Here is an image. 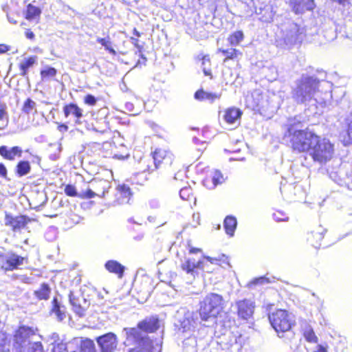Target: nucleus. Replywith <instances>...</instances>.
Here are the masks:
<instances>
[{"label":"nucleus","instance_id":"f257e3e1","mask_svg":"<svg viewBox=\"0 0 352 352\" xmlns=\"http://www.w3.org/2000/svg\"><path fill=\"white\" fill-rule=\"evenodd\" d=\"M301 124L298 120L286 126L283 139L291 151L296 154L309 155L314 162L322 164L331 160L335 153L334 144L309 127L300 128Z\"/></svg>","mask_w":352,"mask_h":352},{"label":"nucleus","instance_id":"f03ea898","mask_svg":"<svg viewBox=\"0 0 352 352\" xmlns=\"http://www.w3.org/2000/svg\"><path fill=\"white\" fill-rule=\"evenodd\" d=\"M224 309V300L221 295L210 293L199 302L197 313L202 321L217 318Z\"/></svg>","mask_w":352,"mask_h":352},{"label":"nucleus","instance_id":"7ed1b4c3","mask_svg":"<svg viewBox=\"0 0 352 352\" xmlns=\"http://www.w3.org/2000/svg\"><path fill=\"white\" fill-rule=\"evenodd\" d=\"M320 80L314 76H303L292 91L293 99L298 104L310 101L319 91Z\"/></svg>","mask_w":352,"mask_h":352},{"label":"nucleus","instance_id":"20e7f679","mask_svg":"<svg viewBox=\"0 0 352 352\" xmlns=\"http://www.w3.org/2000/svg\"><path fill=\"white\" fill-rule=\"evenodd\" d=\"M270 324L280 338H283L285 333L292 332L296 325L293 316L283 309H278L268 314Z\"/></svg>","mask_w":352,"mask_h":352},{"label":"nucleus","instance_id":"39448f33","mask_svg":"<svg viewBox=\"0 0 352 352\" xmlns=\"http://www.w3.org/2000/svg\"><path fill=\"white\" fill-rule=\"evenodd\" d=\"M127 340L133 341L136 346L131 348L127 352H153L154 342L147 336H142L141 333L134 327L124 329Z\"/></svg>","mask_w":352,"mask_h":352},{"label":"nucleus","instance_id":"423d86ee","mask_svg":"<svg viewBox=\"0 0 352 352\" xmlns=\"http://www.w3.org/2000/svg\"><path fill=\"white\" fill-rule=\"evenodd\" d=\"M28 262V256H22L16 252H10L7 255L0 252V269L4 272L20 270Z\"/></svg>","mask_w":352,"mask_h":352},{"label":"nucleus","instance_id":"0eeeda50","mask_svg":"<svg viewBox=\"0 0 352 352\" xmlns=\"http://www.w3.org/2000/svg\"><path fill=\"white\" fill-rule=\"evenodd\" d=\"M155 167L157 169H168L175 162V156L168 148H156L152 153Z\"/></svg>","mask_w":352,"mask_h":352},{"label":"nucleus","instance_id":"6e6552de","mask_svg":"<svg viewBox=\"0 0 352 352\" xmlns=\"http://www.w3.org/2000/svg\"><path fill=\"white\" fill-rule=\"evenodd\" d=\"M100 352H115L117 350L118 340L113 332H109L96 338Z\"/></svg>","mask_w":352,"mask_h":352},{"label":"nucleus","instance_id":"1a4fd4ad","mask_svg":"<svg viewBox=\"0 0 352 352\" xmlns=\"http://www.w3.org/2000/svg\"><path fill=\"white\" fill-rule=\"evenodd\" d=\"M31 221L32 219L25 214L17 216H13L10 213H6L5 214V225L10 227L13 232L25 229Z\"/></svg>","mask_w":352,"mask_h":352},{"label":"nucleus","instance_id":"9d476101","mask_svg":"<svg viewBox=\"0 0 352 352\" xmlns=\"http://www.w3.org/2000/svg\"><path fill=\"white\" fill-rule=\"evenodd\" d=\"M63 113L65 118H73L76 124H81L83 117V110L76 103L69 102L63 107Z\"/></svg>","mask_w":352,"mask_h":352},{"label":"nucleus","instance_id":"9b49d317","mask_svg":"<svg viewBox=\"0 0 352 352\" xmlns=\"http://www.w3.org/2000/svg\"><path fill=\"white\" fill-rule=\"evenodd\" d=\"M327 230L322 226H317L307 233V241L312 247L318 249L322 245Z\"/></svg>","mask_w":352,"mask_h":352},{"label":"nucleus","instance_id":"f8f14e48","mask_svg":"<svg viewBox=\"0 0 352 352\" xmlns=\"http://www.w3.org/2000/svg\"><path fill=\"white\" fill-rule=\"evenodd\" d=\"M236 314L239 318L248 320L252 316L254 305L248 299H243L236 302Z\"/></svg>","mask_w":352,"mask_h":352},{"label":"nucleus","instance_id":"ddd939ff","mask_svg":"<svg viewBox=\"0 0 352 352\" xmlns=\"http://www.w3.org/2000/svg\"><path fill=\"white\" fill-rule=\"evenodd\" d=\"M288 3L296 14L311 11L315 8L314 0H289Z\"/></svg>","mask_w":352,"mask_h":352},{"label":"nucleus","instance_id":"4468645a","mask_svg":"<svg viewBox=\"0 0 352 352\" xmlns=\"http://www.w3.org/2000/svg\"><path fill=\"white\" fill-rule=\"evenodd\" d=\"M36 328L26 325H20L14 332V340L15 342L21 344L30 337L36 335Z\"/></svg>","mask_w":352,"mask_h":352},{"label":"nucleus","instance_id":"2eb2a0df","mask_svg":"<svg viewBox=\"0 0 352 352\" xmlns=\"http://www.w3.org/2000/svg\"><path fill=\"white\" fill-rule=\"evenodd\" d=\"M160 327L159 320L155 316L146 318L140 321L137 327H135L139 332L140 330L146 333H154Z\"/></svg>","mask_w":352,"mask_h":352},{"label":"nucleus","instance_id":"dca6fc26","mask_svg":"<svg viewBox=\"0 0 352 352\" xmlns=\"http://www.w3.org/2000/svg\"><path fill=\"white\" fill-rule=\"evenodd\" d=\"M69 300L73 311L79 316H84L88 307L87 300L82 297L75 296L72 292L69 294Z\"/></svg>","mask_w":352,"mask_h":352},{"label":"nucleus","instance_id":"f3484780","mask_svg":"<svg viewBox=\"0 0 352 352\" xmlns=\"http://www.w3.org/2000/svg\"><path fill=\"white\" fill-rule=\"evenodd\" d=\"M23 154L22 148L19 146L8 148L7 146H0V156L6 160L14 161L16 157H21Z\"/></svg>","mask_w":352,"mask_h":352},{"label":"nucleus","instance_id":"a211bd4d","mask_svg":"<svg viewBox=\"0 0 352 352\" xmlns=\"http://www.w3.org/2000/svg\"><path fill=\"white\" fill-rule=\"evenodd\" d=\"M224 182L223 174L217 170L210 172L203 180L204 185L208 189H213Z\"/></svg>","mask_w":352,"mask_h":352},{"label":"nucleus","instance_id":"6ab92c4d","mask_svg":"<svg viewBox=\"0 0 352 352\" xmlns=\"http://www.w3.org/2000/svg\"><path fill=\"white\" fill-rule=\"evenodd\" d=\"M243 112L240 109L232 107L223 111V118L227 124H232L239 120Z\"/></svg>","mask_w":352,"mask_h":352},{"label":"nucleus","instance_id":"aec40b11","mask_svg":"<svg viewBox=\"0 0 352 352\" xmlns=\"http://www.w3.org/2000/svg\"><path fill=\"white\" fill-rule=\"evenodd\" d=\"M105 269L111 274H116L119 278L124 276L125 267L116 260H109L104 264Z\"/></svg>","mask_w":352,"mask_h":352},{"label":"nucleus","instance_id":"412c9836","mask_svg":"<svg viewBox=\"0 0 352 352\" xmlns=\"http://www.w3.org/2000/svg\"><path fill=\"white\" fill-rule=\"evenodd\" d=\"M217 52L221 53L223 56V62L226 63L229 60L238 61L243 55L241 51L236 48L223 49L219 48Z\"/></svg>","mask_w":352,"mask_h":352},{"label":"nucleus","instance_id":"4be33fe9","mask_svg":"<svg viewBox=\"0 0 352 352\" xmlns=\"http://www.w3.org/2000/svg\"><path fill=\"white\" fill-rule=\"evenodd\" d=\"M181 268L187 274H192L195 270H204V262L201 260L195 261L194 258H188L181 265Z\"/></svg>","mask_w":352,"mask_h":352},{"label":"nucleus","instance_id":"5701e85b","mask_svg":"<svg viewBox=\"0 0 352 352\" xmlns=\"http://www.w3.org/2000/svg\"><path fill=\"white\" fill-rule=\"evenodd\" d=\"M37 62L36 56H31L25 58L21 63L19 64V69L20 71L19 75L23 77H27L28 69L32 67Z\"/></svg>","mask_w":352,"mask_h":352},{"label":"nucleus","instance_id":"b1692460","mask_svg":"<svg viewBox=\"0 0 352 352\" xmlns=\"http://www.w3.org/2000/svg\"><path fill=\"white\" fill-rule=\"evenodd\" d=\"M194 97L199 101L208 100L210 102H213L214 100L220 98L221 94L207 92L201 88L195 93Z\"/></svg>","mask_w":352,"mask_h":352},{"label":"nucleus","instance_id":"393cba45","mask_svg":"<svg viewBox=\"0 0 352 352\" xmlns=\"http://www.w3.org/2000/svg\"><path fill=\"white\" fill-rule=\"evenodd\" d=\"M118 199L122 202H128L132 196V192L129 185L126 184H119L116 187Z\"/></svg>","mask_w":352,"mask_h":352},{"label":"nucleus","instance_id":"a878e982","mask_svg":"<svg viewBox=\"0 0 352 352\" xmlns=\"http://www.w3.org/2000/svg\"><path fill=\"white\" fill-rule=\"evenodd\" d=\"M237 226V221L235 217L228 215L223 221V227L226 233L230 236H233Z\"/></svg>","mask_w":352,"mask_h":352},{"label":"nucleus","instance_id":"bb28decb","mask_svg":"<svg viewBox=\"0 0 352 352\" xmlns=\"http://www.w3.org/2000/svg\"><path fill=\"white\" fill-rule=\"evenodd\" d=\"M204 258L211 264L219 266L221 267H230L229 258L224 254H221L217 257H211L209 256H204Z\"/></svg>","mask_w":352,"mask_h":352},{"label":"nucleus","instance_id":"cd10ccee","mask_svg":"<svg viewBox=\"0 0 352 352\" xmlns=\"http://www.w3.org/2000/svg\"><path fill=\"white\" fill-rule=\"evenodd\" d=\"M31 171V165L29 161L20 160L19 161L14 168V173L16 175L19 177L25 176L29 174Z\"/></svg>","mask_w":352,"mask_h":352},{"label":"nucleus","instance_id":"c85d7f7f","mask_svg":"<svg viewBox=\"0 0 352 352\" xmlns=\"http://www.w3.org/2000/svg\"><path fill=\"white\" fill-rule=\"evenodd\" d=\"M341 141L344 146H349L352 144V112L350 118L347 119L346 129L341 135Z\"/></svg>","mask_w":352,"mask_h":352},{"label":"nucleus","instance_id":"c756f323","mask_svg":"<svg viewBox=\"0 0 352 352\" xmlns=\"http://www.w3.org/2000/svg\"><path fill=\"white\" fill-rule=\"evenodd\" d=\"M41 14V10L40 8L29 3L27 5L25 11V18L28 21H32L35 19H39Z\"/></svg>","mask_w":352,"mask_h":352},{"label":"nucleus","instance_id":"7c9ffc66","mask_svg":"<svg viewBox=\"0 0 352 352\" xmlns=\"http://www.w3.org/2000/svg\"><path fill=\"white\" fill-rule=\"evenodd\" d=\"M51 293V289L49 285L46 283H43L41 285L38 289L34 291V294L38 300H48L50 294Z\"/></svg>","mask_w":352,"mask_h":352},{"label":"nucleus","instance_id":"2f4dec72","mask_svg":"<svg viewBox=\"0 0 352 352\" xmlns=\"http://www.w3.org/2000/svg\"><path fill=\"white\" fill-rule=\"evenodd\" d=\"M51 313L55 314L59 320H63L65 317V307L60 305L56 297L52 301Z\"/></svg>","mask_w":352,"mask_h":352},{"label":"nucleus","instance_id":"473e14b6","mask_svg":"<svg viewBox=\"0 0 352 352\" xmlns=\"http://www.w3.org/2000/svg\"><path fill=\"white\" fill-rule=\"evenodd\" d=\"M179 196L184 201L195 204L196 198L192 188L190 186L182 188L179 191Z\"/></svg>","mask_w":352,"mask_h":352},{"label":"nucleus","instance_id":"72a5a7b5","mask_svg":"<svg viewBox=\"0 0 352 352\" xmlns=\"http://www.w3.org/2000/svg\"><path fill=\"white\" fill-rule=\"evenodd\" d=\"M244 39V34L241 30H236L232 32L228 37L230 45L236 46Z\"/></svg>","mask_w":352,"mask_h":352},{"label":"nucleus","instance_id":"f704fd0d","mask_svg":"<svg viewBox=\"0 0 352 352\" xmlns=\"http://www.w3.org/2000/svg\"><path fill=\"white\" fill-rule=\"evenodd\" d=\"M21 111L25 115L36 113V103L30 98H28L21 107Z\"/></svg>","mask_w":352,"mask_h":352},{"label":"nucleus","instance_id":"c9c22d12","mask_svg":"<svg viewBox=\"0 0 352 352\" xmlns=\"http://www.w3.org/2000/svg\"><path fill=\"white\" fill-rule=\"evenodd\" d=\"M96 41L102 46H103L105 50L107 51L109 54L113 56L116 55L117 53L113 47L112 41L109 36L104 38H98Z\"/></svg>","mask_w":352,"mask_h":352},{"label":"nucleus","instance_id":"e433bc0d","mask_svg":"<svg viewBox=\"0 0 352 352\" xmlns=\"http://www.w3.org/2000/svg\"><path fill=\"white\" fill-rule=\"evenodd\" d=\"M80 352H97L94 342L92 340L86 338L82 340L80 345Z\"/></svg>","mask_w":352,"mask_h":352},{"label":"nucleus","instance_id":"4c0bfd02","mask_svg":"<svg viewBox=\"0 0 352 352\" xmlns=\"http://www.w3.org/2000/svg\"><path fill=\"white\" fill-rule=\"evenodd\" d=\"M40 74L42 79H47L55 76L57 74V70L54 67H49L42 69Z\"/></svg>","mask_w":352,"mask_h":352},{"label":"nucleus","instance_id":"58836bf2","mask_svg":"<svg viewBox=\"0 0 352 352\" xmlns=\"http://www.w3.org/2000/svg\"><path fill=\"white\" fill-rule=\"evenodd\" d=\"M0 120L3 121L6 120V124L5 126H7L8 122V114L7 112V106L6 103L3 102L0 100Z\"/></svg>","mask_w":352,"mask_h":352},{"label":"nucleus","instance_id":"ea45409f","mask_svg":"<svg viewBox=\"0 0 352 352\" xmlns=\"http://www.w3.org/2000/svg\"><path fill=\"white\" fill-rule=\"evenodd\" d=\"M304 337L308 342L316 343L318 338L312 329H308L304 332Z\"/></svg>","mask_w":352,"mask_h":352},{"label":"nucleus","instance_id":"a19ab883","mask_svg":"<svg viewBox=\"0 0 352 352\" xmlns=\"http://www.w3.org/2000/svg\"><path fill=\"white\" fill-rule=\"evenodd\" d=\"M64 192L67 196L72 197H78L79 194L77 192L76 187L72 184H67L65 187Z\"/></svg>","mask_w":352,"mask_h":352},{"label":"nucleus","instance_id":"79ce46f5","mask_svg":"<svg viewBox=\"0 0 352 352\" xmlns=\"http://www.w3.org/2000/svg\"><path fill=\"white\" fill-rule=\"evenodd\" d=\"M100 122L96 121V124H94V129L99 133H105L107 130L109 129L108 122L106 120H103L101 124H104V126H100Z\"/></svg>","mask_w":352,"mask_h":352},{"label":"nucleus","instance_id":"37998d69","mask_svg":"<svg viewBox=\"0 0 352 352\" xmlns=\"http://www.w3.org/2000/svg\"><path fill=\"white\" fill-rule=\"evenodd\" d=\"M98 99L92 94H87L83 98L84 104L88 106H95L97 103Z\"/></svg>","mask_w":352,"mask_h":352},{"label":"nucleus","instance_id":"c03bdc74","mask_svg":"<svg viewBox=\"0 0 352 352\" xmlns=\"http://www.w3.org/2000/svg\"><path fill=\"white\" fill-rule=\"evenodd\" d=\"M96 194L90 188L78 194V197L81 199H89L95 197Z\"/></svg>","mask_w":352,"mask_h":352},{"label":"nucleus","instance_id":"a18cd8bd","mask_svg":"<svg viewBox=\"0 0 352 352\" xmlns=\"http://www.w3.org/2000/svg\"><path fill=\"white\" fill-rule=\"evenodd\" d=\"M30 352H43V346L41 342H35L30 347Z\"/></svg>","mask_w":352,"mask_h":352},{"label":"nucleus","instance_id":"49530a36","mask_svg":"<svg viewBox=\"0 0 352 352\" xmlns=\"http://www.w3.org/2000/svg\"><path fill=\"white\" fill-rule=\"evenodd\" d=\"M273 216L277 221L288 220V217L285 214L282 213L280 211H276L274 213Z\"/></svg>","mask_w":352,"mask_h":352},{"label":"nucleus","instance_id":"de8ad7c7","mask_svg":"<svg viewBox=\"0 0 352 352\" xmlns=\"http://www.w3.org/2000/svg\"><path fill=\"white\" fill-rule=\"evenodd\" d=\"M52 352H67V350L64 344L58 343L53 346Z\"/></svg>","mask_w":352,"mask_h":352},{"label":"nucleus","instance_id":"09e8293b","mask_svg":"<svg viewBox=\"0 0 352 352\" xmlns=\"http://www.w3.org/2000/svg\"><path fill=\"white\" fill-rule=\"evenodd\" d=\"M130 41L132 43V44L136 47L138 49L139 52H141L143 49V45L142 44L140 43V41L138 39V38L137 37H134V36H131L130 38Z\"/></svg>","mask_w":352,"mask_h":352},{"label":"nucleus","instance_id":"8fccbe9b","mask_svg":"<svg viewBox=\"0 0 352 352\" xmlns=\"http://www.w3.org/2000/svg\"><path fill=\"white\" fill-rule=\"evenodd\" d=\"M0 177L6 179H8V170L3 163H0Z\"/></svg>","mask_w":352,"mask_h":352},{"label":"nucleus","instance_id":"3c124183","mask_svg":"<svg viewBox=\"0 0 352 352\" xmlns=\"http://www.w3.org/2000/svg\"><path fill=\"white\" fill-rule=\"evenodd\" d=\"M57 129L60 133H65L68 131L69 127L65 123H57Z\"/></svg>","mask_w":352,"mask_h":352},{"label":"nucleus","instance_id":"603ef678","mask_svg":"<svg viewBox=\"0 0 352 352\" xmlns=\"http://www.w3.org/2000/svg\"><path fill=\"white\" fill-rule=\"evenodd\" d=\"M129 155L128 152L126 151L122 154L114 153L113 157L116 160H123L126 159L129 157Z\"/></svg>","mask_w":352,"mask_h":352},{"label":"nucleus","instance_id":"864d4df0","mask_svg":"<svg viewBox=\"0 0 352 352\" xmlns=\"http://www.w3.org/2000/svg\"><path fill=\"white\" fill-rule=\"evenodd\" d=\"M25 35L26 38L30 40H34L35 38L34 32L30 29H28L25 30Z\"/></svg>","mask_w":352,"mask_h":352},{"label":"nucleus","instance_id":"5fc2aeb1","mask_svg":"<svg viewBox=\"0 0 352 352\" xmlns=\"http://www.w3.org/2000/svg\"><path fill=\"white\" fill-rule=\"evenodd\" d=\"M188 252L190 254H198L202 252V250L199 248L190 247Z\"/></svg>","mask_w":352,"mask_h":352},{"label":"nucleus","instance_id":"6e6d98bb","mask_svg":"<svg viewBox=\"0 0 352 352\" xmlns=\"http://www.w3.org/2000/svg\"><path fill=\"white\" fill-rule=\"evenodd\" d=\"M9 50V47L4 44L0 45V54L5 53Z\"/></svg>","mask_w":352,"mask_h":352},{"label":"nucleus","instance_id":"4d7b16f0","mask_svg":"<svg viewBox=\"0 0 352 352\" xmlns=\"http://www.w3.org/2000/svg\"><path fill=\"white\" fill-rule=\"evenodd\" d=\"M133 35H134V37H137V38L140 37V36H141V35H142V33H141V32H140L137 30V28H134L133 29Z\"/></svg>","mask_w":352,"mask_h":352},{"label":"nucleus","instance_id":"13d9d810","mask_svg":"<svg viewBox=\"0 0 352 352\" xmlns=\"http://www.w3.org/2000/svg\"><path fill=\"white\" fill-rule=\"evenodd\" d=\"M315 352H327V349L322 345H318Z\"/></svg>","mask_w":352,"mask_h":352},{"label":"nucleus","instance_id":"bf43d9fd","mask_svg":"<svg viewBox=\"0 0 352 352\" xmlns=\"http://www.w3.org/2000/svg\"><path fill=\"white\" fill-rule=\"evenodd\" d=\"M333 2H336L340 5H344L346 3H349V0H331Z\"/></svg>","mask_w":352,"mask_h":352},{"label":"nucleus","instance_id":"052dcab7","mask_svg":"<svg viewBox=\"0 0 352 352\" xmlns=\"http://www.w3.org/2000/svg\"><path fill=\"white\" fill-rule=\"evenodd\" d=\"M202 63H204L205 60L210 61V58L208 55H203L201 57Z\"/></svg>","mask_w":352,"mask_h":352},{"label":"nucleus","instance_id":"680f3d73","mask_svg":"<svg viewBox=\"0 0 352 352\" xmlns=\"http://www.w3.org/2000/svg\"><path fill=\"white\" fill-rule=\"evenodd\" d=\"M205 75H210V73L208 72L207 71L204 70Z\"/></svg>","mask_w":352,"mask_h":352},{"label":"nucleus","instance_id":"e2e57ef3","mask_svg":"<svg viewBox=\"0 0 352 352\" xmlns=\"http://www.w3.org/2000/svg\"><path fill=\"white\" fill-rule=\"evenodd\" d=\"M12 23H13L14 24H16L17 22H16V21H12Z\"/></svg>","mask_w":352,"mask_h":352},{"label":"nucleus","instance_id":"0e129e2a","mask_svg":"<svg viewBox=\"0 0 352 352\" xmlns=\"http://www.w3.org/2000/svg\"><path fill=\"white\" fill-rule=\"evenodd\" d=\"M4 128H5V126L1 127L0 129H3Z\"/></svg>","mask_w":352,"mask_h":352}]
</instances>
